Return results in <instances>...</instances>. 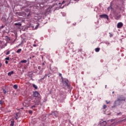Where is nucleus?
<instances>
[{
  "instance_id": "16",
  "label": "nucleus",
  "mask_w": 126,
  "mask_h": 126,
  "mask_svg": "<svg viewBox=\"0 0 126 126\" xmlns=\"http://www.w3.org/2000/svg\"><path fill=\"white\" fill-rule=\"evenodd\" d=\"M13 88H14V89H17V88H18V87L17 86V85H14L13 86Z\"/></svg>"
},
{
  "instance_id": "32",
  "label": "nucleus",
  "mask_w": 126,
  "mask_h": 126,
  "mask_svg": "<svg viewBox=\"0 0 126 126\" xmlns=\"http://www.w3.org/2000/svg\"><path fill=\"white\" fill-rule=\"evenodd\" d=\"M59 76H62V74L61 73L59 74Z\"/></svg>"
},
{
  "instance_id": "4",
  "label": "nucleus",
  "mask_w": 126,
  "mask_h": 126,
  "mask_svg": "<svg viewBox=\"0 0 126 126\" xmlns=\"http://www.w3.org/2000/svg\"><path fill=\"white\" fill-rule=\"evenodd\" d=\"M106 125H107V122L106 121H100L97 126H106Z\"/></svg>"
},
{
  "instance_id": "37",
  "label": "nucleus",
  "mask_w": 126,
  "mask_h": 126,
  "mask_svg": "<svg viewBox=\"0 0 126 126\" xmlns=\"http://www.w3.org/2000/svg\"><path fill=\"white\" fill-rule=\"evenodd\" d=\"M30 60H31V59H32V57H30Z\"/></svg>"
},
{
  "instance_id": "29",
  "label": "nucleus",
  "mask_w": 126,
  "mask_h": 126,
  "mask_svg": "<svg viewBox=\"0 0 126 126\" xmlns=\"http://www.w3.org/2000/svg\"><path fill=\"white\" fill-rule=\"evenodd\" d=\"M5 63H6V64H7V63H8V62L6 61H5Z\"/></svg>"
},
{
  "instance_id": "21",
  "label": "nucleus",
  "mask_w": 126,
  "mask_h": 126,
  "mask_svg": "<svg viewBox=\"0 0 126 126\" xmlns=\"http://www.w3.org/2000/svg\"><path fill=\"white\" fill-rule=\"evenodd\" d=\"M107 9L108 11H110V9H112V7L111 6L109 7Z\"/></svg>"
},
{
  "instance_id": "18",
  "label": "nucleus",
  "mask_w": 126,
  "mask_h": 126,
  "mask_svg": "<svg viewBox=\"0 0 126 126\" xmlns=\"http://www.w3.org/2000/svg\"><path fill=\"white\" fill-rule=\"evenodd\" d=\"M2 107V101L0 100V108Z\"/></svg>"
},
{
  "instance_id": "23",
  "label": "nucleus",
  "mask_w": 126,
  "mask_h": 126,
  "mask_svg": "<svg viewBox=\"0 0 126 126\" xmlns=\"http://www.w3.org/2000/svg\"><path fill=\"white\" fill-rule=\"evenodd\" d=\"M6 61H9V57H7L5 59Z\"/></svg>"
},
{
  "instance_id": "35",
  "label": "nucleus",
  "mask_w": 126,
  "mask_h": 126,
  "mask_svg": "<svg viewBox=\"0 0 126 126\" xmlns=\"http://www.w3.org/2000/svg\"><path fill=\"white\" fill-rule=\"evenodd\" d=\"M2 64L0 63V67L1 66Z\"/></svg>"
},
{
  "instance_id": "1",
  "label": "nucleus",
  "mask_w": 126,
  "mask_h": 126,
  "mask_svg": "<svg viewBox=\"0 0 126 126\" xmlns=\"http://www.w3.org/2000/svg\"><path fill=\"white\" fill-rule=\"evenodd\" d=\"M29 98L31 100H33V98H34V100L31 103V105H32L31 107V109H34V108H36L37 106H39L41 104V95L38 92H33L32 97L30 96Z\"/></svg>"
},
{
  "instance_id": "26",
  "label": "nucleus",
  "mask_w": 126,
  "mask_h": 126,
  "mask_svg": "<svg viewBox=\"0 0 126 126\" xmlns=\"http://www.w3.org/2000/svg\"><path fill=\"white\" fill-rule=\"evenodd\" d=\"M3 92L4 94H6V91H5V90H3Z\"/></svg>"
},
{
  "instance_id": "40",
  "label": "nucleus",
  "mask_w": 126,
  "mask_h": 126,
  "mask_svg": "<svg viewBox=\"0 0 126 126\" xmlns=\"http://www.w3.org/2000/svg\"><path fill=\"white\" fill-rule=\"evenodd\" d=\"M29 14H29V15H28V16H29Z\"/></svg>"
},
{
  "instance_id": "11",
  "label": "nucleus",
  "mask_w": 126,
  "mask_h": 126,
  "mask_svg": "<svg viewBox=\"0 0 126 126\" xmlns=\"http://www.w3.org/2000/svg\"><path fill=\"white\" fill-rule=\"evenodd\" d=\"M21 26V23H16L15 24V26Z\"/></svg>"
},
{
  "instance_id": "14",
  "label": "nucleus",
  "mask_w": 126,
  "mask_h": 126,
  "mask_svg": "<svg viewBox=\"0 0 126 126\" xmlns=\"http://www.w3.org/2000/svg\"><path fill=\"white\" fill-rule=\"evenodd\" d=\"M50 11H51V8H48L46 9V13H47V12H50Z\"/></svg>"
},
{
  "instance_id": "8",
  "label": "nucleus",
  "mask_w": 126,
  "mask_h": 126,
  "mask_svg": "<svg viewBox=\"0 0 126 126\" xmlns=\"http://www.w3.org/2000/svg\"><path fill=\"white\" fill-rule=\"evenodd\" d=\"M13 73H14L13 71H11V72H9L8 73V76H11V75L13 74Z\"/></svg>"
},
{
  "instance_id": "30",
  "label": "nucleus",
  "mask_w": 126,
  "mask_h": 126,
  "mask_svg": "<svg viewBox=\"0 0 126 126\" xmlns=\"http://www.w3.org/2000/svg\"><path fill=\"white\" fill-rule=\"evenodd\" d=\"M38 69H41V66H39L38 67Z\"/></svg>"
},
{
  "instance_id": "20",
  "label": "nucleus",
  "mask_w": 126,
  "mask_h": 126,
  "mask_svg": "<svg viewBox=\"0 0 126 126\" xmlns=\"http://www.w3.org/2000/svg\"><path fill=\"white\" fill-rule=\"evenodd\" d=\"M107 108V105H103V109H106Z\"/></svg>"
},
{
  "instance_id": "24",
  "label": "nucleus",
  "mask_w": 126,
  "mask_h": 126,
  "mask_svg": "<svg viewBox=\"0 0 126 126\" xmlns=\"http://www.w3.org/2000/svg\"><path fill=\"white\" fill-rule=\"evenodd\" d=\"M109 36L110 37H112L113 36V34L111 33V32H109Z\"/></svg>"
},
{
  "instance_id": "7",
  "label": "nucleus",
  "mask_w": 126,
  "mask_h": 126,
  "mask_svg": "<svg viewBox=\"0 0 126 126\" xmlns=\"http://www.w3.org/2000/svg\"><path fill=\"white\" fill-rule=\"evenodd\" d=\"M63 84L65 86H67V87H69V85H68V80H65L63 81Z\"/></svg>"
},
{
  "instance_id": "19",
  "label": "nucleus",
  "mask_w": 126,
  "mask_h": 126,
  "mask_svg": "<svg viewBox=\"0 0 126 126\" xmlns=\"http://www.w3.org/2000/svg\"><path fill=\"white\" fill-rule=\"evenodd\" d=\"M16 120H17V119H18V114L16 113V116L15 117Z\"/></svg>"
},
{
  "instance_id": "33",
  "label": "nucleus",
  "mask_w": 126,
  "mask_h": 126,
  "mask_svg": "<svg viewBox=\"0 0 126 126\" xmlns=\"http://www.w3.org/2000/svg\"><path fill=\"white\" fill-rule=\"evenodd\" d=\"M64 1H63V2H62V4H63V3H64Z\"/></svg>"
},
{
  "instance_id": "17",
  "label": "nucleus",
  "mask_w": 126,
  "mask_h": 126,
  "mask_svg": "<svg viewBox=\"0 0 126 126\" xmlns=\"http://www.w3.org/2000/svg\"><path fill=\"white\" fill-rule=\"evenodd\" d=\"M17 14H18V15H19V16H22V13H21V12H18V13H17Z\"/></svg>"
},
{
  "instance_id": "10",
  "label": "nucleus",
  "mask_w": 126,
  "mask_h": 126,
  "mask_svg": "<svg viewBox=\"0 0 126 126\" xmlns=\"http://www.w3.org/2000/svg\"><path fill=\"white\" fill-rule=\"evenodd\" d=\"M95 52H96V53H98V52H100V48H95Z\"/></svg>"
},
{
  "instance_id": "25",
  "label": "nucleus",
  "mask_w": 126,
  "mask_h": 126,
  "mask_svg": "<svg viewBox=\"0 0 126 126\" xmlns=\"http://www.w3.org/2000/svg\"><path fill=\"white\" fill-rule=\"evenodd\" d=\"M10 52L8 51L6 52V55H9Z\"/></svg>"
},
{
  "instance_id": "9",
  "label": "nucleus",
  "mask_w": 126,
  "mask_h": 126,
  "mask_svg": "<svg viewBox=\"0 0 126 126\" xmlns=\"http://www.w3.org/2000/svg\"><path fill=\"white\" fill-rule=\"evenodd\" d=\"M21 63H27V60H22Z\"/></svg>"
},
{
  "instance_id": "2",
  "label": "nucleus",
  "mask_w": 126,
  "mask_h": 126,
  "mask_svg": "<svg viewBox=\"0 0 126 126\" xmlns=\"http://www.w3.org/2000/svg\"><path fill=\"white\" fill-rule=\"evenodd\" d=\"M126 100V97L124 95L120 94L118 97L117 99L115 100V104H117L118 102H119V103H122V102H125Z\"/></svg>"
},
{
  "instance_id": "3",
  "label": "nucleus",
  "mask_w": 126,
  "mask_h": 126,
  "mask_svg": "<svg viewBox=\"0 0 126 126\" xmlns=\"http://www.w3.org/2000/svg\"><path fill=\"white\" fill-rule=\"evenodd\" d=\"M114 15L115 19H116V20H119V19H120L121 17H122V16L121 15H119V14L117 12H114Z\"/></svg>"
},
{
  "instance_id": "27",
  "label": "nucleus",
  "mask_w": 126,
  "mask_h": 126,
  "mask_svg": "<svg viewBox=\"0 0 126 126\" xmlns=\"http://www.w3.org/2000/svg\"><path fill=\"white\" fill-rule=\"evenodd\" d=\"M29 112L30 113V114H32V111H31V110H30L29 111Z\"/></svg>"
},
{
  "instance_id": "12",
  "label": "nucleus",
  "mask_w": 126,
  "mask_h": 126,
  "mask_svg": "<svg viewBox=\"0 0 126 126\" xmlns=\"http://www.w3.org/2000/svg\"><path fill=\"white\" fill-rule=\"evenodd\" d=\"M32 86L34 88H35V89L36 90L38 89V87L36 86L35 84H33Z\"/></svg>"
},
{
  "instance_id": "36",
  "label": "nucleus",
  "mask_w": 126,
  "mask_h": 126,
  "mask_svg": "<svg viewBox=\"0 0 126 126\" xmlns=\"http://www.w3.org/2000/svg\"><path fill=\"white\" fill-rule=\"evenodd\" d=\"M32 58H35V56H33L32 57Z\"/></svg>"
},
{
  "instance_id": "15",
  "label": "nucleus",
  "mask_w": 126,
  "mask_h": 126,
  "mask_svg": "<svg viewBox=\"0 0 126 126\" xmlns=\"http://www.w3.org/2000/svg\"><path fill=\"white\" fill-rule=\"evenodd\" d=\"M22 51L21 49H19L17 51L16 53H17V54H19V53H20Z\"/></svg>"
},
{
  "instance_id": "34",
  "label": "nucleus",
  "mask_w": 126,
  "mask_h": 126,
  "mask_svg": "<svg viewBox=\"0 0 126 126\" xmlns=\"http://www.w3.org/2000/svg\"><path fill=\"white\" fill-rule=\"evenodd\" d=\"M54 113H55V114H57L58 112H57V111H55Z\"/></svg>"
},
{
  "instance_id": "5",
  "label": "nucleus",
  "mask_w": 126,
  "mask_h": 126,
  "mask_svg": "<svg viewBox=\"0 0 126 126\" xmlns=\"http://www.w3.org/2000/svg\"><path fill=\"white\" fill-rule=\"evenodd\" d=\"M100 18H104L105 19H107V20H109V16H108V15L107 14H102L100 15Z\"/></svg>"
},
{
  "instance_id": "31",
  "label": "nucleus",
  "mask_w": 126,
  "mask_h": 126,
  "mask_svg": "<svg viewBox=\"0 0 126 126\" xmlns=\"http://www.w3.org/2000/svg\"><path fill=\"white\" fill-rule=\"evenodd\" d=\"M33 47H37V45H36V44H33Z\"/></svg>"
},
{
  "instance_id": "42",
  "label": "nucleus",
  "mask_w": 126,
  "mask_h": 126,
  "mask_svg": "<svg viewBox=\"0 0 126 126\" xmlns=\"http://www.w3.org/2000/svg\"><path fill=\"white\" fill-rule=\"evenodd\" d=\"M43 64H44V63H43Z\"/></svg>"
},
{
  "instance_id": "6",
  "label": "nucleus",
  "mask_w": 126,
  "mask_h": 126,
  "mask_svg": "<svg viewBox=\"0 0 126 126\" xmlns=\"http://www.w3.org/2000/svg\"><path fill=\"white\" fill-rule=\"evenodd\" d=\"M117 28L119 29H121L123 26H124V24L122 22H119L117 24Z\"/></svg>"
},
{
  "instance_id": "13",
  "label": "nucleus",
  "mask_w": 126,
  "mask_h": 126,
  "mask_svg": "<svg viewBox=\"0 0 126 126\" xmlns=\"http://www.w3.org/2000/svg\"><path fill=\"white\" fill-rule=\"evenodd\" d=\"M10 126H14V121H11Z\"/></svg>"
},
{
  "instance_id": "22",
  "label": "nucleus",
  "mask_w": 126,
  "mask_h": 126,
  "mask_svg": "<svg viewBox=\"0 0 126 126\" xmlns=\"http://www.w3.org/2000/svg\"><path fill=\"white\" fill-rule=\"evenodd\" d=\"M38 27H39V25H37L35 27V29H38Z\"/></svg>"
},
{
  "instance_id": "28",
  "label": "nucleus",
  "mask_w": 126,
  "mask_h": 126,
  "mask_svg": "<svg viewBox=\"0 0 126 126\" xmlns=\"http://www.w3.org/2000/svg\"><path fill=\"white\" fill-rule=\"evenodd\" d=\"M106 104H109L110 103V101H107V100H106Z\"/></svg>"
},
{
  "instance_id": "38",
  "label": "nucleus",
  "mask_w": 126,
  "mask_h": 126,
  "mask_svg": "<svg viewBox=\"0 0 126 126\" xmlns=\"http://www.w3.org/2000/svg\"><path fill=\"white\" fill-rule=\"evenodd\" d=\"M113 93V94H114V92H113V93Z\"/></svg>"
},
{
  "instance_id": "41",
  "label": "nucleus",
  "mask_w": 126,
  "mask_h": 126,
  "mask_svg": "<svg viewBox=\"0 0 126 126\" xmlns=\"http://www.w3.org/2000/svg\"><path fill=\"white\" fill-rule=\"evenodd\" d=\"M19 46H20V44H19Z\"/></svg>"
},
{
  "instance_id": "39",
  "label": "nucleus",
  "mask_w": 126,
  "mask_h": 126,
  "mask_svg": "<svg viewBox=\"0 0 126 126\" xmlns=\"http://www.w3.org/2000/svg\"><path fill=\"white\" fill-rule=\"evenodd\" d=\"M108 43V45H110V43Z\"/></svg>"
}]
</instances>
